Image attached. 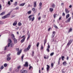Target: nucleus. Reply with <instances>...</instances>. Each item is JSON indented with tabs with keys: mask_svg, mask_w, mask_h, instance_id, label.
<instances>
[{
	"mask_svg": "<svg viewBox=\"0 0 73 73\" xmlns=\"http://www.w3.org/2000/svg\"><path fill=\"white\" fill-rule=\"evenodd\" d=\"M19 29V27H17V28H16V29L17 30L18 29Z\"/></svg>",
	"mask_w": 73,
	"mask_h": 73,
	"instance_id": "nucleus-54",
	"label": "nucleus"
},
{
	"mask_svg": "<svg viewBox=\"0 0 73 73\" xmlns=\"http://www.w3.org/2000/svg\"><path fill=\"white\" fill-rule=\"evenodd\" d=\"M25 4V3H22L19 5V6H24V5Z\"/></svg>",
	"mask_w": 73,
	"mask_h": 73,
	"instance_id": "nucleus-21",
	"label": "nucleus"
},
{
	"mask_svg": "<svg viewBox=\"0 0 73 73\" xmlns=\"http://www.w3.org/2000/svg\"><path fill=\"white\" fill-rule=\"evenodd\" d=\"M50 45L49 44V43L48 44L47 48L46 49V50L48 52H49V49L50 48Z\"/></svg>",
	"mask_w": 73,
	"mask_h": 73,
	"instance_id": "nucleus-2",
	"label": "nucleus"
},
{
	"mask_svg": "<svg viewBox=\"0 0 73 73\" xmlns=\"http://www.w3.org/2000/svg\"><path fill=\"white\" fill-rule=\"evenodd\" d=\"M46 40L45 39L44 40V45H45V44H46Z\"/></svg>",
	"mask_w": 73,
	"mask_h": 73,
	"instance_id": "nucleus-38",
	"label": "nucleus"
},
{
	"mask_svg": "<svg viewBox=\"0 0 73 73\" xmlns=\"http://www.w3.org/2000/svg\"><path fill=\"white\" fill-rule=\"evenodd\" d=\"M56 17H57V14H54V19L55 18H56Z\"/></svg>",
	"mask_w": 73,
	"mask_h": 73,
	"instance_id": "nucleus-25",
	"label": "nucleus"
},
{
	"mask_svg": "<svg viewBox=\"0 0 73 73\" xmlns=\"http://www.w3.org/2000/svg\"><path fill=\"white\" fill-rule=\"evenodd\" d=\"M53 65H54L53 64V63H51V67H53Z\"/></svg>",
	"mask_w": 73,
	"mask_h": 73,
	"instance_id": "nucleus-44",
	"label": "nucleus"
},
{
	"mask_svg": "<svg viewBox=\"0 0 73 73\" xmlns=\"http://www.w3.org/2000/svg\"><path fill=\"white\" fill-rule=\"evenodd\" d=\"M62 73H65V72H64V71H63V70H62Z\"/></svg>",
	"mask_w": 73,
	"mask_h": 73,
	"instance_id": "nucleus-57",
	"label": "nucleus"
},
{
	"mask_svg": "<svg viewBox=\"0 0 73 73\" xmlns=\"http://www.w3.org/2000/svg\"><path fill=\"white\" fill-rule=\"evenodd\" d=\"M43 46H42V45L41 47V49H43Z\"/></svg>",
	"mask_w": 73,
	"mask_h": 73,
	"instance_id": "nucleus-58",
	"label": "nucleus"
},
{
	"mask_svg": "<svg viewBox=\"0 0 73 73\" xmlns=\"http://www.w3.org/2000/svg\"><path fill=\"white\" fill-rule=\"evenodd\" d=\"M22 50H21L20 51H18L17 53V55H20V54H21V51Z\"/></svg>",
	"mask_w": 73,
	"mask_h": 73,
	"instance_id": "nucleus-12",
	"label": "nucleus"
},
{
	"mask_svg": "<svg viewBox=\"0 0 73 73\" xmlns=\"http://www.w3.org/2000/svg\"><path fill=\"white\" fill-rule=\"evenodd\" d=\"M42 5V3L40 2L39 4V9H41Z\"/></svg>",
	"mask_w": 73,
	"mask_h": 73,
	"instance_id": "nucleus-5",
	"label": "nucleus"
},
{
	"mask_svg": "<svg viewBox=\"0 0 73 73\" xmlns=\"http://www.w3.org/2000/svg\"><path fill=\"white\" fill-rule=\"evenodd\" d=\"M14 41V43L15 44H16L17 43V39H16L15 38H14V39H13Z\"/></svg>",
	"mask_w": 73,
	"mask_h": 73,
	"instance_id": "nucleus-10",
	"label": "nucleus"
},
{
	"mask_svg": "<svg viewBox=\"0 0 73 73\" xmlns=\"http://www.w3.org/2000/svg\"><path fill=\"white\" fill-rule=\"evenodd\" d=\"M11 12H10L7 15H5L7 18L9 17V15H11Z\"/></svg>",
	"mask_w": 73,
	"mask_h": 73,
	"instance_id": "nucleus-8",
	"label": "nucleus"
},
{
	"mask_svg": "<svg viewBox=\"0 0 73 73\" xmlns=\"http://www.w3.org/2000/svg\"><path fill=\"white\" fill-rule=\"evenodd\" d=\"M38 45H39V42H38V43L37 44H36V46L38 47Z\"/></svg>",
	"mask_w": 73,
	"mask_h": 73,
	"instance_id": "nucleus-47",
	"label": "nucleus"
},
{
	"mask_svg": "<svg viewBox=\"0 0 73 73\" xmlns=\"http://www.w3.org/2000/svg\"><path fill=\"white\" fill-rule=\"evenodd\" d=\"M19 8V7H17L15 9H18Z\"/></svg>",
	"mask_w": 73,
	"mask_h": 73,
	"instance_id": "nucleus-50",
	"label": "nucleus"
},
{
	"mask_svg": "<svg viewBox=\"0 0 73 73\" xmlns=\"http://www.w3.org/2000/svg\"><path fill=\"white\" fill-rule=\"evenodd\" d=\"M53 54H54V52H52L50 54V56H52Z\"/></svg>",
	"mask_w": 73,
	"mask_h": 73,
	"instance_id": "nucleus-33",
	"label": "nucleus"
},
{
	"mask_svg": "<svg viewBox=\"0 0 73 73\" xmlns=\"http://www.w3.org/2000/svg\"><path fill=\"white\" fill-rule=\"evenodd\" d=\"M52 8H55V5L54 4V3H52Z\"/></svg>",
	"mask_w": 73,
	"mask_h": 73,
	"instance_id": "nucleus-20",
	"label": "nucleus"
},
{
	"mask_svg": "<svg viewBox=\"0 0 73 73\" xmlns=\"http://www.w3.org/2000/svg\"><path fill=\"white\" fill-rule=\"evenodd\" d=\"M24 55H23L22 56V57H21V60H22V61H23V58H24Z\"/></svg>",
	"mask_w": 73,
	"mask_h": 73,
	"instance_id": "nucleus-27",
	"label": "nucleus"
},
{
	"mask_svg": "<svg viewBox=\"0 0 73 73\" xmlns=\"http://www.w3.org/2000/svg\"><path fill=\"white\" fill-rule=\"evenodd\" d=\"M65 58V57H64V56H62V58H61L62 59V60H64V58Z\"/></svg>",
	"mask_w": 73,
	"mask_h": 73,
	"instance_id": "nucleus-43",
	"label": "nucleus"
},
{
	"mask_svg": "<svg viewBox=\"0 0 73 73\" xmlns=\"http://www.w3.org/2000/svg\"><path fill=\"white\" fill-rule=\"evenodd\" d=\"M64 5V3H62L61 4V6H62V5Z\"/></svg>",
	"mask_w": 73,
	"mask_h": 73,
	"instance_id": "nucleus-59",
	"label": "nucleus"
},
{
	"mask_svg": "<svg viewBox=\"0 0 73 73\" xmlns=\"http://www.w3.org/2000/svg\"><path fill=\"white\" fill-rule=\"evenodd\" d=\"M24 66H28V62H26L25 64L24 65Z\"/></svg>",
	"mask_w": 73,
	"mask_h": 73,
	"instance_id": "nucleus-9",
	"label": "nucleus"
},
{
	"mask_svg": "<svg viewBox=\"0 0 73 73\" xmlns=\"http://www.w3.org/2000/svg\"><path fill=\"white\" fill-rule=\"evenodd\" d=\"M8 46H6V47L5 48V50L6 49H7V47H9L10 46V45H11V44L10 43H9L8 44Z\"/></svg>",
	"mask_w": 73,
	"mask_h": 73,
	"instance_id": "nucleus-7",
	"label": "nucleus"
},
{
	"mask_svg": "<svg viewBox=\"0 0 73 73\" xmlns=\"http://www.w3.org/2000/svg\"><path fill=\"white\" fill-rule=\"evenodd\" d=\"M11 58L10 57H8L7 58V61H10Z\"/></svg>",
	"mask_w": 73,
	"mask_h": 73,
	"instance_id": "nucleus-17",
	"label": "nucleus"
},
{
	"mask_svg": "<svg viewBox=\"0 0 73 73\" xmlns=\"http://www.w3.org/2000/svg\"><path fill=\"white\" fill-rule=\"evenodd\" d=\"M16 50L17 51H19V48H16Z\"/></svg>",
	"mask_w": 73,
	"mask_h": 73,
	"instance_id": "nucleus-48",
	"label": "nucleus"
},
{
	"mask_svg": "<svg viewBox=\"0 0 73 73\" xmlns=\"http://www.w3.org/2000/svg\"><path fill=\"white\" fill-rule=\"evenodd\" d=\"M70 17V15L69 14H68L66 16V19H68V17Z\"/></svg>",
	"mask_w": 73,
	"mask_h": 73,
	"instance_id": "nucleus-22",
	"label": "nucleus"
},
{
	"mask_svg": "<svg viewBox=\"0 0 73 73\" xmlns=\"http://www.w3.org/2000/svg\"><path fill=\"white\" fill-rule=\"evenodd\" d=\"M55 33H56V32L55 31L53 32L52 37H54V35H55Z\"/></svg>",
	"mask_w": 73,
	"mask_h": 73,
	"instance_id": "nucleus-15",
	"label": "nucleus"
},
{
	"mask_svg": "<svg viewBox=\"0 0 73 73\" xmlns=\"http://www.w3.org/2000/svg\"><path fill=\"white\" fill-rule=\"evenodd\" d=\"M50 29H51V28H49L48 29V31H50Z\"/></svg>",
	"mask_w": 73,
	"mask_h": 73,
	"instance_id": "nucleus-63",
	"label": "nucleus"
},
{
	"mask_svg": "<svg viewBox=\"0 0 73 73\" xmlns=\"http://www.w3.org/2000/svg\"><path fill=\"white\" fill-rule=\"evenodd\" d=\"M21 73H24V70H21Z\"/></svg>",
	"mask_w": 73,
	"mask_h": 73,
	"instance_id": "nucleus-32",
	"label": "nucleus"
},
{
	"mask_svg": "<svg viewBox=\"0 0 73 73\" xmlns=\"http://www.w3.org/2000/svg\"><path fill=\"white\" fill-rule=\"evenodd\" d=\"M17 2H16L14 3V5L15 6H17Z\"/></svg>",
	"mask_w": 73,
	"mask_h": 73,
	"instance_id": "nucleus-29",
	"label": "nucleus"
},
{
	"mask_svg": "<svg viewBox=\"0 0 73 73\" xmlns=\"http://www.w3.org/2000/svg\"><path fill=\"white\" fill-rule=\"evenodd\" d=\"M55 28H58V27H57V26L55 25L54 26Z\"/></svg>",
	"mask_w": 73,
	"mask_h": 73,
	"instance_id": "nucleus-56",
	"label": "nucleus"
},
{
	"mask_svg": "<svg viewBox=\"0 0 73 73\" xmlns=\"http://www.w3.org/2000/svg\"><path fill=\"white\" fill-rule=\"evenodd\" d=\"M49 10L51 12H53V8H50Z\"/></svg>",
	"mask_w": 73,
	"mask_h": 73,
	"instance_id": "nucleus-26",
	"label": "nucleus"
},
{
	"mask_svg": "<svg viewBox=\"0 0 73 73\" xmlns=\"http://www.w3.org/2000/svg\"><path fill=\"white\" fill-rule=\"evenodd\" d=\"M29 38H30V36H29V35L28 37L27 38V40H28V39H29Z\"/></svg>",
	"mask_w": 73,
	"mask_h": 73,
	"instance_id": "nucleus-55",
	"label": "nucleus"
},
{
	"mask_svg": "<svg viewBox=\"0 0 73 73\" xmlns=\"http://www.w3.org/2000/svg\"><path fill=\"white\" fill-rule=\"evenodd\" d=\"M21 25H22V24H21V23L19 22V23L18 25L19 26H21Z\"/></svg>",
	"mask_w": 73,
	"mask_h": 73,
	"instance_id": "nucleus-36",
	"label": "nucleus"
},
{
	"mask_svg": "<svg viewBox=\"0 0 73 73\" xmlns=\"http://www.w3.org/2000/svg\"><path fill=\"white\" fill-rule=\"evenodd\" d=\"M72 28H70L69 31V32H72Z\"/></svg>",
	"mask_w": 73,
	"mask_h": 73,
	"instance_id": "nucleus-30",
	"label": "nucleus"
},
{
	"mask_svg": "<svg viewBox=\"0 0 73 73\" xmlns=\"http://www.w3.org/2000/svg\"><path fill=\"white\" fill-rule=\"evenodd\" d=\"M49 56H47L46 57V59H48V58H49Z\"/></svg>",
	"mask_w": 73,
	"mask_h": 73,
	"instance_id": "nucleus-60",
	"label": "nucleus"
},
{
	"mask_svg": "<svg viewBox=\"0 0 73 73\" xmlns=\"http://www.w3.org/2000/svg\"><path fill=\"white\" fill-rule=\"evenodd\" d=\"M65 14L64 13H62V16H65Z\"/></svg>",
	"mask_w": 73,
	"mask_h": 73,
	"instance_id": "nucleus-52",
	"label": "nucleus"
},
{
	"mask_svg": "<svg viewBox=\"0 0 73 73\" xmlns=\"http://www.w3.org/2000/svg\"><path fill=\"white\" fill-rule=\"evenodd\" d=\"M26 38V37H25L24 38L22 39L21 41V43H23V42H24V41H25V38Z\"/></svg>",
	"mask_w": 73,
	"mask_h": 73,
	"instance_id": "nucleus-4",
	"label": "nucleus"
},
{
	"mask_svg": "<svg viewBox=\"0 0 73 73\" xmlns=\"http://www.w3.org/2000/svg\"><path fill=\"white\" fill-rule=\"evenodd\" d=\"M17 24V22L15 21V23H13V25L14 26H16Z\"/></svg>",
	"mask_w": 73,
	"mask_h": 73,
	"instance_id": "nucleus-23",
	"label": "nucleus"
},
{
	"mask_svg": "<svg viewBox=\"0 0 73 73\" xmlns=\"http://www.w3.org/2000/svg\"><path fill=\"white\" fill-rule=\"evenodd\" d=\"M11 36L12 37V39H14V38H15V35H13V34H11Z\"/></svg>",
	"mask_w": 73,
	"mask_h": 73,
	"instance_id": "nucleus-14",
	"label": "nucleus"
},
{
	"mask_svg": "<svg viewBox=\"0 0 73 73\" xmlns=\"http://www.w3.org/2000/svg\"><path fill=\"white\" fill-rule=\"evenodd\" d=\"M14 46V44L13 43H11V47H13Z\"/></svg>",
	"mask_w": 73,
	"mask_h": 73,
	"instance_id": "nucleus-34",
	"label": "nucleus"
},
{
	"mask_svg": "<svg viewBox=\"0 0 73 73\" xmlns=\"http://www.w3.org/2000/svg\"><path fill=\"white\" fill-rule=\"evenodd\" d=\"M63 65H64V66H65V65H66V62H64L63 63Z\"/></svg>",
	"mask_w": 73,
	"mask_h": 73,
	"instance_id": "nucleus-40",
	"label": "nucleus"
},
{
	"mask_svg": "<svg viewBox=\"0 0 73 73\" xmlns=\"http://www.w3.org/2000/svg\"><path fill=\"white\" fill-rule=\"evenodd\" d=\"M71 19V17H70L67 19V20L66 21V23H69L70 21V19Z\"/></svg>",
	"mask_w": 73,
	"mask_h": 73,
	"instance_id": "nucleus-6",
	"label": "nucleus"
},
{
	"mask_svg": "<svg viewBox=\"0 0 73 73\" xmlns=\"http://www.w3.org/2000/svg\"><path fill=\"white\" fill-rule=\"evenodd\" d=\"M34 51H33V55H34Z\"/></svg>",
	"mask_w": 73,
	"mask_h": 73,
	"instance_id": "nucleus-62",
	"label": "nucleus"
},
{
	"mask_svg": "<svg viewBox=\"0 0 73 73\" xmlns=\"http://www.w3.org/2000/svg\"><path fill=\"white\" fill-rule=\"evenodd\" d=\"M32 10L33 11V12H34V11H35V8H33Z\"/></svg>",
	"mask_w": 73,
	"mask_h": 73,
	"instance_id": "nucleus-41",
	"label": "nucleus"
},
{
	"mask_svg": "<svg viewBox=\"0 0 73 73\" xmlns=\"http://www.w3.org/2000/svg\"><path fill=\"white\" fill-rule=\"evenodd\" d=\"M21 68V66H18L17 67V69H18V70L17 71H15L16 72H18L19 70V69H20Z\"/></svg>",
	"mask_w": 73,
	"mask_h": 73,
	"instance_id": "nucleus-16",
	"label": "nucleus"
},
{
	"mask_svg": "<svg viewBox=\"0 0 73 73\" xmlns=\"http://www.w3.org/2000/svg\"><path fill=\"white\" fill-rule=\"evenodd\" d=\"M65 11L66 13H69V11H68L67 9H66Z\"/></svg>",
	"mask_w": 73,
	"mask_h": 73,
	"instance_id": "nucleus-28",
	"label": "nucleus"
},
{
	"mask_svg": "<svg viewBox=\"0 0 73 73\" xmlns=\"http://www.w3.org/2000/svg\"><path fill=\"white\" fill-rule=\"evenodd\" d=\"M31 69H33V67L32 66H30L29 68V69L30 70H31Z\"/></svg>",
	"mask_w": 73,
	"mask_h": 73,
	"instance_id": "nucleus-37",
	"label": "nucleus"
},
{
	"mask_svg": "<svg viewBox=\"0 0 73 73\" xmlns=\"http://www.w3.org/2000/svg\"><path fill=\"white\" fill-rule=\"evenodd\" d=\"M8 41L9 42H10V43H12V41L11 40V39H9Z\"/></svg>",
	"mask_w": 73,
	"mask_h": 73,
	"instance_id": "nucleus-35",
	"label": "nucleus"
},
{
	"mask_svg": "<svg viewBox=\"0 0 73 73\" xmlns=\"http://www.w3.org/2000/svg\"><path fill=\"white\" fill-rule=\"evenodd\" d=\"M28 18L29 19V21H33L35 20V17H33L32 18V15H30L28 17Z\"/></svg>",
	"mask_w": 73,
	"mask_h": 73,
	"instance_id": "nucleus-1",
	"label": "nucleus"
},
{
	"mask_svg": "<svg viewBox=\"0 0 73 73\" xmlns=\"http://www.w3.org/2000/svg\"><path fill=\"white\" fill-rule=\"evenodd\" d=\"M10 54H9L7 55V57H9V56H10Z\"/></svg>",
	"mask_w": 73,
	"mask_h": 73,
	"instance_id": "nucleus-51",
	"label": "nucleus"
},
{
	"mask_svg": "<svg viewBox=\"0 0 73 73\" xmlns=\"http://www.w3.org/2000/svg\"><path fill=\"white\" fill-rule=\"evenodd\" d=\"M40 19H41V17H38V20H40Z\"/></svg>",
	"mask_w": 73,
	"mask_h": 73,
	"instance_id": "nucleus-49",
	"label": "nucleus"
},
{
	"mask_svg": "<svg viewBox=\"0 0 73 73\" xmlns=\"http://www.w3.org/2000/svg\"><path fill=\"white\" fill-rule=\"evenodd\" d=\"M44 58L45 59H46V56H44Z\"/></svg>",
	"mask_w": 73,
	"mask_h": 73,
	"instance_id": "nucleus-64",
	"label": "nucleus"
},
{
	"mask_svg": "<svg viewBox=\"0 0 73 73\" xmlns=\"http://www.w3.org/2000/svg\"><path fill=\"white\" fill-rule=\"evenodd\" d=\"M24 73H28V71L27 70H24Z\"/></svg>",
	"mask_w": 73,
	"mask_h": 73,
	"instance_id": "nucleus-42",
	"label": "nucleus"
},
{
	"mask_svg": "<svg viewBox=\"0 0 73 73\" xmlns=\"http://www.w3.org/2000/svg\"><path fill=\"white\" fill-rule=\"evenodd\" d=\"M6 18H7V17L6 15L3 16L2 17V19H5Z\"/></svg>",
	"mask_w": 73,
	"mask_h": 73,
	"instance_id": "nucleus-24",
	"label": "nucleus"
},
{
	"mask_svg": "<svg viewBox=\"0 0 73 73\" xmlns=\"http://www.w3.org/2000/svg\"><path fill=\"white\" fill-rule=\"evenodd\" d=\"M60 60H59V61H58V65H60Z\"/></svg>",
	"mask_w": 73,
	"mask_h": 73,
	"instance_id": "nucleus-61",
	"label": "nucleus"
},
{
	"mask_svg": "<svg viewBox=\"0 0 73 73\" xmlns=\"http://www.w3.org/2000/svg\"><path fill=\"white\" fill-rule=\"evenodd\" d=\"M4 68V66H2L0 67V69H3V68Z\"/></svg>",
	"mask_w": 73,
	"mask_h": 73,
	"instance_id": "nucleus-31",
	"label": "nucleus"
},
{
	"mask_svg": "<svg viewBox=\"0 0 73 73\" xmlns=\"http://www.w3.org/2000/svg\"><path fill=\"white\" fill-rule=\"evenodd\" d=\"M71 44V42H68V43L67 44V45H69Z\"/></svg>",
	"mask_w": 73,
	"mask_h": 73,
	"instance_id": "nucleus-46",
	"label": "nucleus"
},
{
	"mask_svg": "<svg viewBox=\"0 0 73 73\" xmlns=\"http://www.w3.org/2000/svg\"><path fill=\"white\" fill-rule=\"evenodd\" d=\"M8 4L9 5H10V1H9L8 2Z\"/></svg>",
	"mask_w": 73,
	"mask_h": 73,
	"instance_id": "nucleus-53",
	"label": "nucleus"
},
{
	"mask_svg": "<svg viewBox=\"0 0 73 73\" xmlns=\"http://www.w3.org/2000/svg\"><path fill=\"white\" fill-rule=\"evenodd\" d=\"M73 41V40H70V41H69V42H71V43H72V42Z\"/></svg>",
	"mask_w": 73,
	"mask_h": 73,
	"instance_id": "nucleus-45",
	"label": "nucleus"
},
{
	"mask_svg": "<svg viewBox=\"0 0 73 73\" xmlns=\"http://www.w3.org/2000/svg\"><path fill=\"white\" fill-rule=\"evenodd\" d=\"M30 48H31V45H29L28 46L27 49H25L24 50V51L26 52V51H27V50H29V49H30Z\"/></svg>",
	"mask_w": 73,
	"mask_h": 73,
	"instance_id": "nucleus-3",
	"label": "nucleus"
},
{
	"mask_svg": "<svg viewBox=\"0 0 73 73\" xmlns=\"http://www.w3.org/2000/svg\"><path fill=\"white\" fill-rule=\"evenodd\" d=\"M7 64H4V66L5 67H6V66H7Z\"/></svg>",
	"mask_w": 73,
	"mask_h": 73,
	"instance_id": "nucleus-39",
	"label": "nucleus"
},
{
	"mask_svg": "<svg viewBox=\"0 0 73 73\" xmlns=\"http://www.w3.org/2000/svg\"><path fill=\"white\" fill-rule=\"evenodd\" d=\"M5 13V11L3 12L0 14V15L2 16V15H4Z\"/></svg>",
	"mask_w": 73,
	"mask_h": 73,
	"instance_id": "nucleus-19",
	"label": "nucleus"
},
{
	"mask_svg": "<svg viewBox=\"0 0 73 73\" xmlns=\"http://www.w3.org/2000/svg\"><path fill=\"white\" fill-rule=\"evenodd\" d=\"M36 2L35 1L34 3V7L36 8Z\"/></svg>",
	"mask_w": 73,
	"mask_h": 73,
	"instance_id": "nucleus-13",
	"label": "nucleus"
},
{
	"mask_svg": "<svg viewBox=\"0 0 73 73\" xmlns=\"http://www.w3.org/2000/svg\"><path fill=\"white\" fill-rule=\"evenodd\" d=\"M31 12L32 11H29L27 12V13L28 14V15H30V14L31 13Z\"/></svg>",
	"mask_w": 73,
	"mask_h": 73,
	"instance_id": "nucleus-18",
	"label": "nucleus"
},
{
	"mask_svg": "<svg viewBox=\"0 0 73 73\" xmlns=\"http://www.w3.org/2000/svg\"><path fill=\"white\" fill-rule=\"evenodd\" d=\"M47 67H46V69H47V70L48 72V70H49V68H50V66H49V65H47Z\"/></svg>",
	"mask_w": 73,
	"mask_h": 73,
	"instance_id": "nucleus-11",
	"label": "nucleus"
}]
</instances>
